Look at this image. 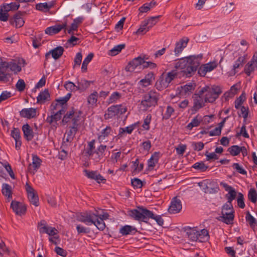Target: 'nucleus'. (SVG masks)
Masks as SVG:
<instances>
[{"mask_svg":"<svg viewBox=\"0 0 257 257\" xmlns=\"http://www.w3.org/2000/svg\"><path fill=\"white\" fill-rule=\"evenodd\" d=\"M74 113L75 112L73 109H72L71 111L67 112L63 117L62 122L65 123H67L69 121L70 119L72 117V116L74 115Z\"/></svg>","mask_w":257,"mask_h":257,"instance_id":"obj_55","label":"nucleus"},{"mask_svg":"<svg viewBox=\"0 0 257 257\" xmlns=\"http://www.w3.org/2000/svg\"><path fill=\"white\" fill-rule=\"evenodd\" d=\"M134 129V127L133 125L127 126L125 128L120 127L119 130V134L118 135V137L119 138L121 137L122 136V135L125 132L130 134L132 133V132H133Z\"/></svg>","mask_w":257,"mask_h":257,"instance_id":"obj_49","label":"nucleus"},{"mask_svg":"<svg viewBox=\"0 0 257 257\" xmlns=\"http://www.w3.org/2000/svg\"><path fill=\"white\" fill-rule=\"evenodd\" d=\"M2 193L9 199L12 198V191L11 186L8 184H3L2 186Z\"/></svg>","mask_w":257,"mask_h":257,"instance_id":"obj_32","label":"nucleus"},{"mask_svg":"<svg viewBox=\"0 0 257 257\" xmlns=\"http://www.w3.org/2000/svg\"><path fill=\"white\" fill-rule=\"evenodd\" d=\"M55 251L57 254L63 257L66 256L67 254V251L65 250L59 246H57L55 247Z\"/></svg>","mask_w":257,"mask_h":257,"instance_id":"obj_63","label":"nucleus"},{"mask_svg":"<svg viewBox=\"0 0 257 257\" xmlns=\"http://www.w3.org/2000/svg\"><path fill=\"white\" fill-rule=\"evenodd\" d=\"M237 202L238 206L241 208H244L245 207V204L244 202V197L243 195L241 193H238Z\"/></svg>","mask_w":257,"mask_h":257,"instance_id":"obj_50","label":"nucleus"},{"mask_svg":"<svg viewBox=\"0 0 257 257\" xmlns=\"http://www.w3.org/2000/svg\"><path fill=\"white\" fill-rule=\"evenodd\" d=\"M52 6V4L48 5L47 3H39L36 5V8L37 10L42 11L45 9L48 10Z\"/></svg>","mask_w":257,"mask_h":257,"instance_id":"obj_51","label":"nucleus"},{"mask_svg":"<svg viewBox=\"0 0 257 257\" xmlns=\"http://www.w3.org/2000/svg\"><path fill=\"white\" fill-rule=\"evenodd\" d=\"M126 111V108L122 105H112L108 107L107 112L104 114L105 119L111 118L118 114H122Z\"/></svg>","mask_w":257,"mask_h":257,"instance_id":"obj_8","label":"nucleus"},{"mask_svg":"<svg viewBox=\"0 0 257 257\" xmlns=\"http://www.w3.org/2000/svg\"><path fill=\"white\" fill-rule=\"evenodd\" d=\"M16 87L19 91H23L26 87V84L24 80L23 79H19L16 85Z\"/></svg>","mask_w":257,"mask_h":257,"instance_id":"obj_53","label":"nucleus"},{"mask_svg":"<svg viewBox=\"0 0 257 257\" xmlns=\"http://www.w3.org/2000/svg\"><path fill=\"white\" fill-rule=\"evenodd\" d=\"M186 235L190 240L192 241H197V234L198 230L196 229V227L191 228L187 227L185 229Z\"/></svg>","mask_w":257,"mask_h":257,"instance_id":"obj_24","label":"nucleus"},{"mask_svg":"<svg viewBox=\"0 0 257 257\" xmlns=\"http://www.w3.org/2000/svg\"><path fill=\"white\" fill-rule=\"evenodd\" d=\"M143 62L144 59L141 57L135 58L128 63L125 69L126 71L133 72L138 66L141 65Z\"/></svg>","mask_w":257,"mask_h":257,"instance_id":"obj_16","label":"nucleus"},{"mask_svg":"<svg viewBox=\"0 0 257 257\" xmlns=\"http://www.w3.org/2000/svg\"><path fill=\"white\" fill-rule=\"evenodd\" d=\"M186 149L185 145H179L176 148V152L178 155H183Z\"/></svg>","mask_w":257,"mask_h":257,"instance_id":"obj_64","label":"nucleus"},{"mask_svg":"<svg viewBox=\"0 0 257 257\" xmlns=\"http://www.w3.org/2000/svg\"><path fill=\"white\" fill-rule=\"evenodd\" d=\"M41 162L42 160L37 156H33L32 164H30L28 167L29 171L32 172V168L34 170L36 171L40 168Z\"/></svg>","mask_w":257,"mask_h":257,"instance_id":"obj_26","label":"nucleus"},{"mask_svg":"<svg viewBox=\"0 0 257 257\" xmlns=\"http://www.w3.org/2000/svg\"><path fill=\"white\" fill-rule=\"evenodd\" d=\"M26 14V12H18L15 14L12 19L10 20V23L12 25L15 24L16 27L20 28L22 27L24 24V21L22 18Z\"/></svg>","mask_w":257,"mask_h":257,"instance_id":"obj_14","label":"nucleus"},{"mask_svg":"<svg viewBox=\"0 0 257 257\" xmlns=\"http://www.w3.org/2000/svg\"><path fill=\"white\" fill-rule=\"evenodd\" d=\"M256 68L257 64L250 61L245 65L244 71L248 76H249L250 73Z\"/></svg>","mask_w":257,"mask_h":257,"instance_id":"obj_34","label":"nucleus"},{"mask_svg":"<svg viewBox=\"0 0 257 257\" xmlns=\"http://www.w3.org/2000/svg\"><path fill=\"white\" fill-rule=\"evenodd\" d=\"M98 215L92 212H85L80 213L77 215V220L86 224L94 223V220L96 219Z\"/></svg>","mask_w":257,"mask_h":257,"instance_id":"obj_10","label":"nucleus"},{"mask_svg":"<svg viewBox=\"0 0 257 257\" xmlns=\"http://www.w3.org/2000/svg\"><path fill=\"white\" fill-rule=\"evenodd\" d=\"M129 215L134 219L147 222V220L152 218L156 221L157 223L162 226L164 224V220L160 215H155L152 211L143 207L139 206L137 209L130 210Z\"/></svg>","mask_w":257,"mask_h":257,"instance_id":"obj_2","label":"nucleus"},{"mask_svg":"<svg viewBox=\"0 0 257 257\" xmlns=\"http://www.w3.org/2000/svg\"><path fill=\"white\" fill-rule=\"evenodd\" d=\"M159 94L157 92L151 90L143 95L141 105L146 109L155 106L158 103Z\"/></svg>","mask_w":257,"mask_h":257,"instance_id":"obj_5","label":"nucleus"},{"mask_svg":"<svg viewBox=\"0 0 257 257\" xmlns=\"http://www.w3.org/2000/svg\"><path fill=\"white\" fill-rule=\"evenodd\" d=\"M200 187H203L204 192L208 194H213L218 192L219 187L216 182L205 180L198 183Z\"/></svg>","mask_w":257,"mask_h":257,"instance_id":"obj_7","label":"nucleus"},{"mask_svg":"<svg viewBox=\"0 0 257 257\" xmlns=\"http://www.w3.org/2000/svg\"><path fill=\"white\" fill-rule=\"evenodd\" d=\"M20 114L23 117L31 119L36 117L37 110L34 108H24L20 112Z\"/></svg>","mask_w":257,"mask_h":257,"instance_id":"obj_21","label":"nucleus"},{"mask_svg":"<svg viewBox=\"0 0 257 257\" xmlns=\"http://www.w3.org/2000/svg\"><path fill=\"white\" fill-rule=\"evenodd\" d=\"M197 241L199 242H204L207 240L209 238V234L207 230L205 229L198 230V233L197 234Z\"/></svg>","mask_w":257,"mask_h":257,"instance_id":"obj_29","label":"nucleus"},{"mask_svg":"<svg viewBox=\"0 0 257 257\" xmlns=\"http://www.w3.org/2000/svg\"><path fill=\"white\" fill-rule=\"evenodd\" d=\"M221 186H222L225 191H228V194L226 195V197L227 199V203H231L232 201L234 200L237 195V193L235 189L233 188L231 186H229L225 183L221 182L220 183Z\"/></svg>","mask_w":257,"mask_h":257,"instance_id":"obj_13","label":"nucleus"},{"mask_svg":"<svg viewBox=\"0 0 257 257\" xmlns=\"http://www.w3.org/2000/svg\"><path fill=\"white\" fill-rule=\"evenodd\" d=\"M192 167L196 170H200L201 172L205 171L208 167L205 165L203 162H197L195 163Z\"/></svg>","mask_w":257,"mask_h":257,"instance_id":"obj_45","label":"nucleus"},{"mask_svg":"<svg viewBox=\"0 0 257 257\" xmlns=\"http://www.w3.org/2000/svg\"><path fill=\"white\" fill-rule=\"evenodd\" d=\"M174 109L170 106H168L167 108L166 111L164 115H163V118L165 119H167L170 117L171 114L174 112Z\"/></svg>","mask_w":257,"mask_h":257,"instance_id":"obj_62","label":"nucleus"},{"mask_svg":"<svg viewBox=\"0 0 257 257\" xmlns=\"http://www.w3.org/2000/svg\"><path fill=\"white\" fill-rule=\"evenodd\" d=\"M76 229L78 234L88 233L90 231L89 228H86L81 225H77L76 226Z\"/></svg>","mask_w":257,"mask_h":257,"instance_id":"obj_61","label":"nucleus"},{"mask_svg":"<svg viewBox=\"0 0 257 257\" xmlns=\"http://www.w3.org/2000/svg\"><path fill=\"white\" fill-rule=\"evenodd\" d=\"M98 93L96 91L91 93L87 98V102L89 104L93 105L96 103L97 101Z\"/></svg>","mask_w":257,"mask_h":257,"instance_id":"obj_48","label":"nucleus"},{"mask_svg":"<svg viewBox=\"0 0 257 257\" xmlns=\"http://www.w3.org/2000/svg\"><path fill=\"white\" fill-rule=\"evenodd\" d=\"M92 83L93 81L82 79L80 81H78L77 89L78 90L84 91L88 88L90 84Z\"/></svg>","mask_w":257,"mask_h":257,"instance_id":"obj_30","label":"nucleus"},{"mask_svg":"<svg viewBox=\"0 0 257 257\" xmlns=\"http://www.w3.org/2000/svg\"><path fill=\"white\" fill-rule=\"evenodd\" d=\"M125 47V44H120L115 46L113 48L110 50L108 54L111 56H115L118 54L122 49Z\"/></svg>","mask_w":257,"mask_h":257,"instance_id":"obj_40","label":"nucleus"},{"mask_svg":"<svg viewBox=\"0 0 257 257\" xmlns=\"http://www.w3.org/2000/svg\"><path fill=\"white\" fill-rule=\"evenodd\" d=\"M245 100V94L244 92H243L240 96L235 100L234 102L235 108L236 109H239Z\"/></svg>","mask_w":257,"mask_h":257,"instance_id":"obj_42","label":"nucleus"},{"mask_svg":"<svg viewBox=\"0 0 257 257\" xmlns=\"http://www.w3.org/2000/svg\"><path fill=\"white\" fill-rule=\"evenodd\" d=\"M245 56H240L235 61L233 65V69L235 71L236 69L239 68L240 66H242L245 63Z\"/></svg>","mask_w":257,"mask_h":257,"instance_id":"obj_43","label":"nucleus"},{"mask_svg":"<svg viewBox=\"0 0 257 257\" xmlns=\"http://www.w3.org/2000/svg\"><path fill=\"white\" fill-rule=\"evenodd\" d=\"M120 233L123 235H126L127 234H134L137 232V229L130 225H125L121 227L119 230Z\"/></svg>","mask_w":257,"mask_h":257,"instance_id":"obj_25","label":"nucleus"},{"mask_svg":"<svg viewBox=\"0 0 257 257\" xmlns=\"http://www.w3.org/2000/svg\"><path fill=\"white\" fill-rule=\"evenodd\" d=\"M19 7L20 5L16 3H11L10 4H5L2 7L5 11H7L8 12L10 11L17 10Z\"/></svg>","mask_w":257,"mask_h":257,"instance_id":"obj_33","label":"nucleus"},{"mask_svg":"<svg viewBox=\"0 0 257 257\" xmlns=\"http://www.w3.org/2000/svg\"><path fill=\"white\" fill-rule=\"evenodd\" d=\"M9 63L5 61L0 62V81L7 82L9 80V78L10 77L9 72Z\"/></svg>","mask_w":257,"mask_h":257,"instance_id":"obj_12","label":"nucleus"},{"mask_svg":"<svg viewBox=\"0 0 257 257\" xmlns=\"http://www.w3.org/2000/svg\"><path fill=\"white\" fill-rule=\"evenodd\" d=\"M61 118V116L60 114V113H58L57 112L55 113L54 111H52L51 115L48 116L46 121L50 124H51L54 121H57L58 120H59Z\"/></svg>","mask_w":257,"mask_h":257,"instance_id":"obj_36","label":"nucleus"},{"mask_svg":"<svg viewBox=\"0 0 257 257\" xmlns=\"http://www.w3.org/2000/svg\"><path fill=\"white\" fill-rule=\"evenodd\" d=\"M50 99V95L48 89H45L43 91L41 92L37 97V102L39 104H43L46 101H49Z\"/></svg>","mask_w":257,"mask_h":257,"instance_id":"obj_23","label":"nucleus"},{"mask_svg":"<svg viewBox=\"0 0 257 257\" xmlns=\"http://www.w3.org/2000/svg\"><path fill=\"white\" fill-rule=\"evenodd\" d=\"M26 190L30 202L36 207L39 206V197L34 188L28 183L26 184Z\"/></svg>","mask_w":257,"mask_h":257,"instance_id":"obj_11","label":"nucleus"},{"mask_svg":"<svg viewBox=\"0 0 257 257\" xmlns=\"http://www.w3.org/2000/svg\"><path fill=\"white\" fill-rule=\"evenodd\" d=\"M106 148V146L101 145L97 148V150L94 151V153L96 155V156H95L93 159L96 162H99L100 160V157L102 156V154L104 152Z\"/></svg>","mask_w":257,"mask_h":257,"instance_id":"obj_31","label":"nucleus"},{"mask_svg":"<svg viewBox=\"0 0 257 257\" xmlns=\"http://www.w3.org/2000/svg\"><path fill=\"white\" fill-rule=\"evenodd\" d=\"M192 146L193 147L194 151H200L203 149L204 145L202 142H193Z\"/></svg>","mask_w":257,"mask_h":257,"instance_id":"obj_56","label":"nucleus"},{"mask_svg":"<svg viewBox=\"0 0 257 257\" xmlns=\"http://www.w3.org/2000/svg\"><path fill=\"white\" fill-rule=\"evenodd\" d=\"M177 73L176 70H172L167 74L163 73L157 81L156 85L159 90L168 87L169 83L177 77Z\"/></svg>","mask_w":257,"mask_h":257,"instance_id":"obj_6","label":"nucleus"},{"mask_svg":"<svg viewBox=\"0 0 257 257\" xmlns=\"http://www.w3.org/2000/svg\"><path fill=\"white\" fill-rule=\"evenodd\" d=\"M64 51L62 47L58 46L51 50V55L54 59L57 60L63 55Z\"/></svg>","mask_w":257,"mask_h":257,"instance_id":"obj_28","label":"nucleus"},{"mask_svg":"<svg viewBox=\"0 0 257 257\" xmlns=\"http://www.w3.org/2000/svg\"><path fill=\"white\" fill-rule=\"evenodd\" d=\"M182 209V204L181 201L177 199L176 197L173 198L171 205L168 208V211L170 213H176L180 212Z\"/></svg>","mask_w":257,"mask_h":257,"instance_id":"obj_15","label":"nucleus"},{"mask_svg":"<svg viewBox=\"0 0 257 257\" xmlns=\"http://www.w3.org/2000/svg\"><path fill=\"white\" fill-rule=\"evenodd\" d=\"M9 15L8 12L5 11L3 8L0 9V20L6 22L8 20Z\"/></svg>","mask_w":257,"mask_h":257,"instance_id":"obj_57","label":"nucleus"},{"mask_svg":"<svg viewBox=\"0 0 257 257\" xmlns=\"http://www.w3.org/2000/svg\"><path fill=\"white\" fill-rule=\"evenodd\" d=\"M149 27L143 21L140 25L139 29L135 33L137 35H144L149 31Z\"/></svg>","mask_w":257,"mask_h":257,"instance_id":"obj_39","label":"nucleus"},{"mask_svg":"<svg viewBox=\"0 0 257 257\" xmlns=\"http://www.w3.org/2000/svg\"><path fill=\"white\" fill-rule=\"evenodd\" d=\"M241 150V147H239L237 145H234L229 148L227 151L229 152L230 155L232 156H235L239 154Z\"/></svg>","mask_w":257,"mask_h":257,"instance_id":"obj_38","label":"nucleus"},{"mask_svg":"<svg viewBox=\"0 0 257 257\" xmlns=\"http://www.w3.org/2000/svg\"><path fill=\"white\" fill-rule=\"evenodd\" d=\"M65 88L69 91H73L78 90L77 89V85H75L71 81L66 82L64 85Z\"/></svg>","mask_w":257,"mask_h":257,"instance_id":"obj_52","label":"nucleus"},{"mask_svg":"<svg viewBox=\"0 0 257 257\" xmlns=\"http://www.w3.org/2000/svg\"><path fill=\"white\" fill-rule=\"evenodd\" d=\"M195 83L189 82L180 87V93L182 95H189L195 89Z\"/></svg>","mask_w":257,"mask_h":257,"instance_id":"obj_19","label":"nucleus"},{"mask_svg":"<svg viewBox=\"0 0 257 257\" xmlns=\"http://www.w3.org/2000/svg\"><path fill=\"white\" fill-rule=\"evenodd\" d=\"M222 91L220 86L213 85L211 86L206 85L199 91V95H203L204 102L213 103Z\"/></svg>","mask_w":257,"mask_h":257,"instance_id":"obj_3","label":"nucleus"},{"mask_svg":"<svg viewBox=\"0 0 257 257\" xmlns=\"http://www.w3.org/2000/svg\"><path fill=\"white\" fill-rule=\"evenodd\" d=\"M132 184L134 187L141 188L143 186L142 181L138 178H134L132 180Z\"/></svg>","mask_w":257,"mask_h":257,"instance_id":"obj_59","label":"nucleus"},{"mask_svg":"<svg viewBox=\"0 0 257 257\" xmlns=\"http://www.w3.org/2000/svg\"><path fill=\"white\" fill-rule=\"evenodd\" d=\"M95 140H92L90 142H88V148L86 150L85 152L86 156H93V154H94V152H93L94 149H95L94 147Z\"/></svg>","mask_w":257,"mask_h":257,"instance_id":"obj_41","label":"nucleus"},{"mask_svg":"<svg viewBox=\"0 0 257 257\" xmlns=\"http://www.w3.org/2000/svg\"><path fill=\"white\" fill-rule=\"evenodd\" d=\"M67 26V24L65 23L63 24L62 25H57L52 27H50L47 28L45 32L46 34H48L49 35H53L55 34H57L59 33L62 29H65L66 30Z\"/></svg>","mask_w":257,"mask_h":257,"instance_id":"obj_20","label":"nucleus"},{"mask_svg":"<svg viewBox=\"0 0 257 257\" xmlns=\"http://www.w3.org/2000/svg\"><path fill=\"white\" fill-rule=\"evenodd\" d=\"M11 206L17 215H21L24 214L26 211V206L17 201H12Z\"/></svg>","mask_w":257,"mask_h":257,"instance_id":"obj_18","label":"nucleus"},{"mask_svg":"<svg viewBox=\"0 0 257 257\" xmlns=\"http://www.w3.org/2000/svg\"><path fill=\"white\" fill-rule=\"evenodd\" d=\"M189 41V39L186 37L180 39L179 42H177L175 45L174 53L176 56H178L180 54L184 48H185Z\"/></svg>","mask_w":257,"mask_h":257,"instance_id":"obj_17","label":"nucleus"},{"mask_svg":"<svg viewBox=\"0 0 257 257\" xmlns=\"http://www.w3.org/2000/svg\"><path fill=\"white\" fill-rule=\"evenodd\" d=\"M160 16L152 17L149 18L148 19L145 20L144 22L150 29L153 26L156 25L157 23L156 19L160 18Z\"/></svg>","mask_w":257,"mask_h":257,"instance_id":"obj_47","label":"nucleus"},{"mask_svg":"<svg viewBox=\"0 0 257 257\" xmlns=\"http://www.w3.org/2000/svg\"><path fill=\"white\" fill-rule=\"evenodd\" d=\"M11 136L14 139L15 141L21 139L20 132L18 128H14L11 132Z\"/></svg>","mask_w":257,"mask_h":257,"instance_id":"obj_58","label":"nucleus"},{"mask_svg":"<svg viewBox=\"0 0 257 257\" xmlns=\"http://www.w3.org/2000/svg\"><path fill=\"white\" fill-rule=\"evenodd\" d=\"M195 95L197 96L195 97L194 99L193 107L195 110H197L199 109L204 107L205 105L202 98L203 95H199V93L198 94H195Z\"/></svg>","mask_w":257,"mask_h":257,"instance_id":"obj_27","label":"nucleus"},{"mask_svg":"<svg viewBox=\"0 0 257 257\" xmlns=\"http://www.w3.org/2000/svg\"><path fill=\"white\" fill-rule=\"evenodd\" d=\"M202 55H190L180 59L175 64V68L181 70L183 75L192 76L200 66Z\"/></svg>","mask_w":257,"mask_h":257,"instance_id":"obj_1","label":"nucleus"},{"mask_svg":"<svg viewBox=\"0 0 257 257\" xmlns=\"http://www.w3.org/2000/svg\"><path fill=\"white\" fill-rule=\"evenodd\" d=\"M22 131L24 133V136L27 141H30L33 139L34 132L28 123L24 124L23 126Z\"/></svg>","mask_w":257,"mask_h":257,"instance_id":"obj_22","label":"nucleus"},{"mask_svg":"<svg viewBox=\"0 0 257 257\" xmlns=\"http://www.w3.org/2000/svg\"><path fill=\"white\" fill-rule=\"evenodd\" d=\"M234 218V210L231 203L224 204L222 206L221 216L218 219L227 224H231Z\"/></svg>","mask_w":257,"mask_h":257,"instance_id":"obj_4","label":"nucleus"},{"mask_svg":"<svg viewBox=\"0 0 257 257\" xmlns=\"http://www.w3.org/2000/svg\"><path fill=\"white\" fill-rule=\"evenodd\" d=\"M248 199L250 200L253 203H255L256 202L257 193L254 189H250L248 194Z\"/></svg>","mask_w":257,"mask_h":257,"instance_id":"obj_46","label":"nucleus"},{"mask_svg":"<svg viewBox=\"0 0 257 257\" xmlns=\"http://www.w3.org/2000/svg\"><path fill=\"white\" fill-rule=\"evenodd\" d=\"M38 228L40 233H46L49 236H54L58 233L56 228L49 226L44 220L38 223Z\"/></svg>","mask_w":257,"mask_h":257,"instance_id":"obj_9","label":"nucleus"},{"mask_svg":"<svg viewBox=\"0 0 257 257\" xmlns=\"http://www.w3.org/2000/svg\"><path fill=\"white\" fill-rule=\"evenodd\" d=\"M120 98V94L117 92H113L109 98V103H113Z\"/></svg>","mask_w":257,"mask_h":257,"instance_id":"obj_60","label":"nucleus"},{"mask_svg":"<svg viewBox=\"0 0 257 257\" xmlns=\"http://www.w3.org/2000/svg\"><path fill=\"white\" fill-rule=\"evenodd\" d=\"M93 56V54L90 53L84 60L81 67L82 71L83 72H86L87 71V65L92 59Z\"/></svg>","mask_w":257,"mask_h":257,"instance_id":"obj_37","label":"nucleus"},{"mask_svg":"<svg viewBox=\"0 0 257 257\" xmlns=\"http://www.w3.org/2000/svg\"><path fill=\"white\" fill-rule=\"evenodd\" d=\"M77 132V127L76 126L71 127V129L67 133L66 142H71Z\"/></svg>","mask_w":257,"mask_h":257,"instance_id":"obj_35","label":"nucleus"},{"mask_svg":"<svg viewBox=\"0 0 257 257\" xmlns=\"http://www.w3.org/2000/svg\"><path fill=\"white\" fill-rule=\"evenodd\" d=\"M98 216L94 220V223H93L100 230H103L105 227V224L102 219H98Z\"/></svg>","mask_w":257,"mask_h":257,"instance_id":"obj_44","label":"nucleus"},{"mask_svg":"<svg viewBox=\"0 0 257 257\" xmlns=\"http://www.w3.org/2000/svg\"><path fill=\"white\" fill-rule=\"evenodd\" d=\"M245 219L246 221L248 222L250 226L252 227L255 223V218L250 214L249 211H247L246 213Z\"/></svg>","mask_w":257,"mask_h":257,"instance_id":"obj_54","label":"nucleus"}]
</instances>
